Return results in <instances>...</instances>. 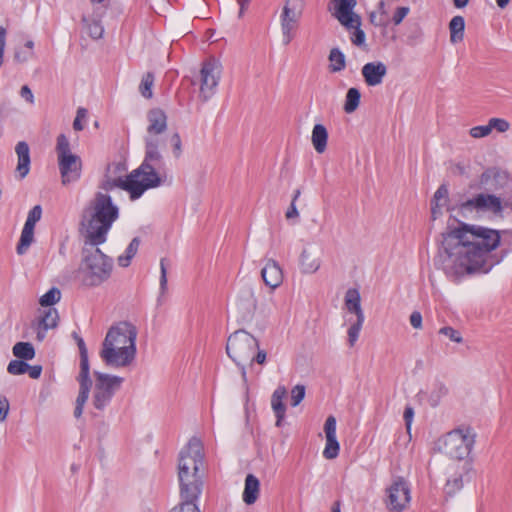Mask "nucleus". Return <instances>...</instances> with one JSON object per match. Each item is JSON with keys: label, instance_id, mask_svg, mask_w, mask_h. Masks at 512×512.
<instances>
[{"label": "nucleus", "instance_id": "f257e3e1", "mask_svg": "<svg viewBox=\"0 0 512 512\" xmlns=\"http://www.w3.org/2000/svg\"><path fill=\"white\" fill-rule=\"evenodd\" d=\"M439 262L448 277L458 280L465 275L488 273L499 260L491 252L509 237L512 231H500L460 222L458 227L441 234Z\"/></svg>", "mask_w": 512, "mask_h": 512}, {"label": "nucleus", "instance_id": "f03ea898", "mask_svg": "<svg viewBox=\"0 0 512 512\" xmlns=\"http://www.w3.org/2000/svg\"><path fill=\"white\" fill-rule=\"evenodd\" d=\"M119 218V208L110 195L95 193L92 200L83 209L81 226L85 228L86 243L99 246L106 242L108 232Z\"/></svg>", "mask_w": 512, "mask_h": 512}, {"label": "nucleus", "instance_id": "7ed1b4c3", "mask_svg": "<svg viewBox=\"0 0 512 512\" xmlns=\"http://www.w3.org/2000/svg\"><path fill=\"white\" fill-rule=\"evenodd\" d=\"M137 329L130 322H119L108 330L100 350V358L106 366L122 368L136 357Z\"/></svg>", "mask_w": 512, "mask_h": 512}, {"label": "nucleus", "instance_id": "20e7f679", "mask_svg": "<svg viewBox=\"0 0 512 512\" xmlns=\"http://www.w3.org/2000/svg\"><path fill=\"white\" fill-rule=\"evenodd\" d=\"M202 443L192 437L180 451L178 459V480L180 498H199L202 493L203 481L199 469L203 464Z\"/></svg>", "mask_w": 512, "mask_h": 512}, {"label": "nucleus", "instance_id": "39448f33", "mask_svg": "<svg viewBox=\"0 0 512 512\" xmlns=\"http://www.w3.org/2000/svg\"><path fill=\"white\" fill-rule=\"evenodd\" d=\"M84 256L79 267V278L84 286L95 287L109 279L113 261L98 246L84 249Z\"/></svg>", "mask_w": 512, "mask_h": 512}, {"label": "nucleus", "instance_id": "423d86ee", "mask_svg": "<svg viewBox=\"0 0 512 512\" xmlns=\"http://www.w3.org/2000/svg\"><path fill=\"white\" fill-rule=\"evenodd\" d=\"M258 340L244 329H238L227 339L226 353L240 368L244 383H247V372L244 363L251 360L253 353L258 349Z\"/></svg>", "mask_w": 512, "mask_h": 512}, {"label": "nucleus", "instance_id": "0eeeda50", "mask_svg": "<svg viewBox=\"0 0 512 512\" xmlns=\"http://www.w3.org/2000/svg\"><path fill=\"white\" fill-rule=\"evenodd\" d=\"M156 135L148 134L145 137V156L141 165L136 168V174H142L153 188L161 185L160 170L164 166V159L159 151L160 139Z\"/></svg>", "mask_w": 512, "mask_h": 512}, {"label": "nucleus", "instance_id": "6e6552de", "mask_svg": "<svg viewBox=\"0 0 512 512\" xmlns=\"http://www.w3.org/2000/svg\"><path fill=\"white\" fill-rule=\"evenodd\" d=\"M475 439L476 433L471 427L454 429L443 438V452L452 459L465 460L471 453Z\"/></svg>", "mask_w": 512, "mask_h": 512}, {"label": "nucleus", "instance_id": "1a4fd4ad", "mask_svg": "<svg viewBox=\"0 0 512 512\" xmlns=\"http://www.w3.org/2000/svg\"><path fill=\"white\" fill-rule=\"evenodd\" d=\"M72 337L75 339L79 354H80V373L78 381L80 385L79 394L76 399V406L74 409L75 418L81 417L83 408L88 400L92 381L90 379V365L88 359V350L86 344L81 336L77 332L72 333Z\"/></svg>", "mask_w": 512, "mask_h": 512}, {"label": "nucleus", "instance_id": "9d476101", "mask_svg": "<svg viewBox=\"0 0 512 512\" xmlns=\"http://www.w3.org/2000/svg\"><path fill=\"white\" fill-rule=\"evenodd\" d=\"M95 386L93 405L98 410H104L111 402L115 392L120 388L123 378L94 371Z\"/></svg>", "mask_w": 512, "mask_h": 512}, {"label": "nucleus", "instance_id": "9b49d317", "mask_svg": "<svg viewBox=\"0 0 512 512\" xmlns=\"http://www.w3.org/2000/svg\"><path fill=\"white\" fill-rule=\"evenodd\" d=\"M305 8V0H285L281 15L280 25L283 44L288 45L295 37V31Z\"/></svg>", "mask_w": 512, "mask_h": 512}, {"label": "nucleus", "instance_id": "f8f14e48", "mask_svg": "<svg viewBox=\"0 0 512 512\" xmlns=\"http://www.w3.org/2000/svg\"><path fill=\"white\" fill-rule=\"evenodd\" d=\"M458 215L467 218L472 212H491L500 215L503 211V204L499 197L479 193L474 197L462 202L457 207Z\"/></svg>", "mask_w": 512, "mask_h": 512}, {"label": "nucleus", "instance_id": "ddd939ff", "mask_svg": "<svg viewBox=\"0 0 512 512\" xmlns=\"http://www.w3.org/2000/svg\"><path fill=\"white\" fill-rule=\"evenodd\" d=\"M137 172V169L133 170L127 175L125 180L121 178L105 180L101 184V189L108 192L119 187L129 192L131 200H136L140 198L146 190L153 188L152 185H149L150 183L142 177V174H136Z\"/></svg>", "mask_w": 512, "mask_h": 512}, {"label": "nucleus", "instance_id": "4468645a", "mask_svg": "<svg viewBox=\"0 0 512 512\" xmlns=\"http://www.w3.org/2000/svg\"><path fill=\"white\" fill-rule=\"evenodd\" d=\"M386 508L390 512L404 511L411 501L409 483L403 477L394 478L392 484L386 489Z\"/></svg>", "mask_w": 512, "mask_h": 512}, {"label": "nucleus", "instance_id": "2eb2a0df", "mask_svg": "<svg viewBox=\"0 0 512 512\" xmlns=\"http://www.w3.org/2000/svg\"><path fill=\"white\" fill-rule=\"evenodd\" d=\"M221 78V65L214 58L203 62L200 69V92L202 101L209 100L216 92Z\"/></svg>", "mask_w": 512, "mask_h": 512}, {"label": "nucleus", "instance_id": "dca6fc26", "mask_svg": "<svg viewBox=\"0 0 512 512\" xmlns=\"http://www.w3.org/2000/svg\"><path fill=\"white\" fill-rule=\"evenodd\" d=\"M42 217V207L35 205L28 213L26 222L21 232L20 240L17 244L16 251L19 255L27 252L34 240V228L36 223Z\"/></svg>", "mask_w": 512, "mask_h": 512}, {"label": "nucleus", "instance_id": "f3484780", "mask_svg": "<svg viewBox=\"0 0 512 512\" xmlns=\"http://www.w3.org/2000/svg\"><path fill=\"white\" fill-rule=\"evenodd\" d=\"M58 166L63 185H68L80 179L82 161L79 156L75 154L60 155V157H58Z\"/></svg>", "mask_w": 512, "mask_h": 512}, {"label": "nucleus", "instance_id": "a211bd4d", "mask_svg": "<svg viewBox=\"0 0 512 512\" xmlns=\"http://www.w3.org/2000/svg\"><path fill=\"white\" fill-rule=\"evenodd\" d=\"M330 4L333 6L332 15L347 30H351L353 23L361 19L358 14L354 13L356 0H331Z\"/></svg>", "mask_w": 512, "mask_h": 512}, {"label": "nucleus", "instance_id": "6ab92c4d", "mask_svg": "<svg viewBox=\"0 0 512 512\" xmlns=\"http://www.w3.org/2000/svg\"><path fill=\"white\" fill-rule=\"evenodd\" d=\"M241 322L251 321L257 308V300L252 288H244L236 303Z\"/></svg>", "mask_w": 512, "mask_h": 512}, {"label": "nucleus", "instance_id": "aec40b11", "mask_svg": "<svg viewBox=\"0 0 512 512\" xmlns=\"http://www.w3.org/2000/svg\"><path fill=\"white\" fill-rule=\"evenodd\" d=\"M107 9V6L96 5L93 9L91 19H88L86 16L82 17L84 27L86 28L89 36L94 40H98L103 37L104 27L101 23V19L105 15Z\"/></svg>", "mask_w": 512, "mask_h": 512}, {"label": "nucleus", "instance_id": "412c9836", "mask_svg": "<svg viewBox=\"0 0 512 512\" xmlns=\"http://www.w3.org/2000/svg\"><path fill=\"white\" fill-rule=\"evenodd\" d=\"M362 75L368 86L380 85L387 74V67L383 62H369L362 67Z\"/></svg>", "mask_w": 512, "mask_h": 512}, {"label": "nucleus", "instance_id": "4be33fe9", "mask_svg": "<svg viewBox=\"0 0 512 512\" xmlns=\"http://www.w3.org/2000/svg\"><path fill=\"white\" fill-rule=\"evenodd\" d=\"M262 279L268 287L276 289L283 282V272L279 263L273 259L267 260L261 270Z\"/></svg>", "mask_w": 512, "mask_h": 512}, {"label": "nucleus", "instance_id": "5701e85b", "mask_svg": "<svg viewBox=\"0 0 512 512\" xmlns=\"http://www.w3.org/2000/svg\"><path fill=\"white\" fill-rule=\"evenodd\" d=\"M149 125L147 133L150 135H159L167 129V116L160 108L151 109L147 114Z\"/></svg>", "mask_w": 512, "mask_h": 512}, {"label": "nucleus", "instance_id": "b1692460", "mask_svg": "<svg viewBox=\"0 0 512 512\" xmlns=\"http://www.w3.org/2000/svg\"><path fill=\"white\" fill-rule=\"evenodd\" d=\"M300 266L303 273L313 274L321 266L320 253L316 249L305 248L300 256Z\"/></svg>", "mask_w": 512, "mask_h": 512}, {"label": "nucleus", "instance_id": "393cba45", "mask_svg": "<svg viewBox=\"0 0 512 512\" xmlns=\"http://www.w3.org/2000/svg\"><path fill=\"white\" fill-rule=\"evenodd\" d=\"M287 395V390L284 386H278L271 397V407L276 416V426L281 427L282 421L285 417L286 406L283 402Z\"/></svg>", "mask_w": 512, "mask_h": 512}, {"label": "nucleus", "instance_id": "a878e982", "mask_svg": "<svg viewBox=\"0 0 512 512\" xmlns=\"http://www.w3.org/2000/svg\"><path fill=\"white\" fill-rule=\"evenodd\" d=\"M472 468L469 461H464L461 467V471H456L454 475L450 476L445 484V493L449 496H453L456 492L463 488V476L468 473Z\"/></svg>", "mask_w": 512, "mask_h": 512}, {"label": "nucleus", "instance_id": "bb28decb", "mask_svg": "<svg viewBox=\"0 0 512 512\" xmlns=\"http://www.w3.org/2000/svg\"><path fill=\"white\" fill-rule=\"evenodd\" d=\"M345 306L350 313L356 315L355 321H364L365 316L361 307V296L357 289L350 288L345 294Z\"/></svg>", "mask_w": 512, "mask_h": 512}, {"label": "nucleus", "instance_id": "cd10ccee", "mask_svg": "<svg viewBox=\"0 0 512 512\" xmlns=\"http://www.w3.org/2000/svg\"><path fill=\"white\" fill-rule=\"evenodd\" d=\"M15 152L18 156L16 171L22 179L29 173L30 169V153L28 144L25 141L18 142L15 147Z\"/></svg>", "mask_w": 512, "mask_h": 512}, {"label": "nucleus", "instance_id": "c85d7f7f", "mask_svg": "<svg viewBox=\"0 0 512 512\" xmlns=\"http://www.w3.org/2000/svg\"><path fill=\"white\" fill-rule=\"evenodd\" d=\"M260 482L253 474H248L245 478V486L243 491V501L247 505L254 504L259 496Z\"/></svg>", "mask_w": 512, "mask_h": 512}, {"label": "nucleus", "instance_id": "c756f323", "mask_svg": "<svg viewBox=\"0 0 512 512\" xmlns=\"http://www.w3.org/2000/svg\"><path fill=\"white\" fill-rule=\"evenodd\" d=\"M328 132L324 125L316 124L312 130V143L318 153H323L327 147Z\"/></svg>", "mask_w": 512, "mask_h": 512}, {"label": "nucleus", "instance_id": "7c9ffc66", "mask_svg": "<svg viewBox=\"0 0 512 512\" xmlns=\"http://www.w3.org/2000/svg\"><path fill=\"white\" fill-rule=\"evenodd\" d=\"M465 20L464 17L454 16L449 23L450 42L452 44L459 43L464 38Z\"/></svg>", "mask_w": 512, "mask_h": 512}, {"label": "nucleus", "instance_id": "2f4dec72", "mask_svg": "<svg viewBox=\"0 0 512 512\" xmlns=\"http://www.w3.org/2000/svg\"><path fill=\"white\" fill-rule=\"evenodd\" d=\"M141 240L139 237H134L129 243L128 247L125 250L123 255H120L117 258L118 265L121 267H128L131 263V260L137 254Z\"/></svg>", "mask_w": 512, "mask_h": 512}, {"label": "nucleus", "instance_id": "473e14b6", "mask_svg": "<svg viewBox=\"0 0 512 512\" xmlns=\"http://www.w3.org/2000/svg\"><path fill=\"white\" fill-rule=\"evenodd\" d=\"M12 352L19 360L28 361L35 357V349L30 342H17L13 346Z\"/></svg>", "mask_w": 512, "mask_h": 512}, {"label": "nucleus", "instance_id": "72a5a7b5", "mask_svg": "<svg viewBox=\"0 0 512 512\" xmlns=\"http://www.w3.org/2000/svg\"><path fill=\"white\" fill-rule=\"evenodd\" d=\"M58 320V311L53 307H49L39 317L38 323L39 325H42V327H44V330H48L51 328H55L58 324Z\"/></svg>", "mask_w": 512, "mask_h": 512}, {"label": "nucleus", "instance_id": "f704fd0d", "mask_svg": "<svg viewBox=\"0 0 512 512\" xmlns=\"http://www.w3.org/2000/svg\"><path fill=\"white\" fill-rule=\"evenodd\" d=\"M329 61V69L331 72L342 71L346 66L345 55L338 48L331 49Z\"/></svg>", "mask_w": 512, "mask_h": 512}, {"label": "nucleus", "instance_id": "c9c22d12", "mask_svg": "<svg viewBox=\"0 0 512 512\" xmlns=\"http://www.w3.org/2000/svg\"><path fill=\"white\" fill-rule=\"evenodd\" d=\"M361 94L357 88H350L346 93V99L344 104V111L346 113L354 112L360 103Z\"/></svg>", "mask_w": 512, "mask_h": 512}, {"label": "nucleus", "instance_id": "e433bc0d", "mask_svg": "<svg viewBox=\"0 0 512 512\" xmlns=\"http://www.w3.org/2000/svg\"><path fill=\"white\" fill-rule=\"evenodd\" d=\"M155 76L152 72H146L141 79L140 85H139V92L140 94L146 98L151 99L153 97V91L152 87L154 85Z\"/></svg>", "mask_w": 512, "mask_h": 512}, {"label": "nucleus", "instance_id": "4c0bfd02", "mask_svg": "<svg viewBox=\"0 0 512 512\" xmlns=\"http://www.w3.org/2000/svg\"><path fill=\"white\" fill-rule=\"evenodd\" d=\"M448 394V388L442 382H436L429 396V403L432 407L439 405L441 399Z\"/></svg>", "mask_w": 512, "mask_h": 512}, {"label": "nucleus", "instance_id": "58836bf2", "mask_svg": "<svg viewBox=\"0 0 512 512\" xmlns=\"http://www.w3.org/2000/svg\"><path fill=\"white\" fill-rule=\"evenodd\" d=\"M199 498H181L178 506L174 507L170 512H200L197 501Z\"/></svg>", "mask_w": 512, "mask_h": 512}, {"label": "nucleus", "instance_id": "ea45409f", "mask_svg": "<svg viewBox=\"0 0 512 512\" xmlns=\"http://www.w3.org/2000/svg\"><path fill=\"white\" fill-rule=\"evenodd\" d=\"M351 30H353L350 36L351 42L358 47L365 46L366 35L361 29V19L358 22L353 23Z\"/></svg>", "mask_w": 512, "mask_h": 512}, {"label": "nucleus", "instance_id": "a19ab883", "mask_svg": "<svg viewBox=\"0 0 512 512\" xmlns=\"http://www.w3.org/2000/svg\"><path fill=\"white\" fill-rule=\"evenodd\" d=\"M340 450L339 442L337 441V438H326V445L323 451L324 458L328 460L335 459Z\"/></svg>", "mask_w": 512, "mask_h": 512}, {"label": "nucleus", "instance_id": "79ce46f5", "mask_svg": "<svg viewBox=\"0 0 512 512\" xmlns=\"http://www.w3.org/2000/svg\"><path fill=\"white\" fill-rule=\"evenodd\" d=\"M61 293L58 288H51L48 290L41 298H40V304L44 307H51L55 303H57L60 300Z\"/></svg>", "mask_w": 512, "mask_h": 512}, {"label": "nucleus", "instance_id": "37998d69", "mask_svg": "<svg viewBox=\"0 0 512 512\" xmlns=\"http://www.w3.org/2000/svg\"><path fill=\"white\" fill-rule=\"evenodd\" d=\"M30 365L25 360H12L7 366V371L11 375H22L27 373Z\"/></svg>", "mask_w": 512, "mask_h": 512}, {"label": "nucleus", "instance_id": "c03bdc74", "mask_svg": "<svg viewBox=\"0 0 512 512\" xmlns=\"http://www.w3.org/2000/svg\"><path fill=\"white\" fill-rule=\"evenodd\" d=\"M364 321H355L348 328V343L350 347H353L358 340L360 331L362 329Z\"/></svg>", "mask_w": 512, "mask_h": 512}, {"label": "nucleus", "instance_id": "a18cd8bd", "mask_svg": "<svg viewBox=\"0 0 512 512\" xmlns=\"http://www.w3.org/2000/svg\"><path fill=\"white\" fill-rule=\"evenodd\" d=\"M449 200V191L446 184H442L438 187L434 196L431 200L433 203L446 205Z\"/></svg>", "mask_w": 512, "mask_h": 512}, {"label": "nucleus", "instance_id": "49530a36", "mask_svg": "<svg viewBox=\"0 0 512 512\" xmlns=\"http://www.w3.org/2000/svg\"><path fill=\"white\" fill-rule=\"evenodd\" d=\"M57 156L60 155H71L70 143L68 138L64 134H60L57 137V145H56Z\"/></svg>", "mask_w": 512, "mask_h": 512}, {"label": "nucleus", "instance_id": "de8ad7c7", "mask_svg": "<svg viewBox=\"0 0 512 512\" xmlns=\"http://www.w3.org/2000/svg\"><path fill=\"white\" fill-rule=\"evenodd\" d=\"M369 21L372 25H374L376 27H384V28H386L390 23V20L388 17L383 16L376 10L369 14Z\"/></svg>", "mask_w": 512, "mask_h": 512}, {"label": "nucleus", "instance_id": "09e8293b", "mask_svg": "<svg viewBox=\"0 0 512 512\" xmlns=\"http://www.w3.org/2000/svg\"><path fill=\"white\" fill-rule=\"evenodd\" d=\"M305 397V386L296 385L291 390V405L293 407L298 406Z\"/></svg>", "mask_w": 512, "mask_h": 512}, {"label": "nucleus", "instance_id": "8fccbe9b", "mask_svg": "<svg viewBox=\"0 0 512 512\" xmlns=\"http://www.w3.org/2000/svg\"><path fill=\"white\" fill-rule=\"evenodd\" d=\"M167 265L168 260L162 258L160 260V292L163 295L167 290Z\"/></svg>", "mask_w": 512, "mask_h": 512}, {"label": "nucleus", "instance_id": "3c124183", "mask_svg": "<svg viewBox=\"0 0 512 512\" xmlns=\"http://www.w3.org/2000/svg\"><path fill=\"white\" fill-rule=\"evenodd\" d=\"M488 124L490 126L491 131L495 129L501 133L506 132L510 127L509 122L502 118H491Z\"/></svg>", "mask_w": 512, "mask_h": 512}, {"label": "nucleus", "instance_id": "603ef678", "mask_svg": "<svg viewBox=\"0 0 512 512\" xmlns=\"http://www.w3.org/2000/svg\"><path fill=\"white\" fill-rule=\"evenodd\" d=\"M439 333L447 336L453 342L461 343L463 341L460 332L450 326L442 327Z\"/></svg>", "mask_w": 512, "mask_h": 512}, {"label": "nucleus", "instance_id": "864d4df0", "mask_svg": "<svg viewBox=\"0 0 512 512\" xmlns=\"http://www.w3.org/2000/svg\"><path fill=\"white\" fill-rule=\"evenodd\" d=\"M324 432L326 438L336 437V418L332 415L328 416L324 424Z\"/></svg>", "mask_w": 512, "mask_h": 512}, {"label": "nucleus", "instance_id": "5fc2aeb1", "mask_svg": "<svg viewBox=\"0 0 512 512\" xmlns=\"http://www.w3.org/2000/svg\"><path fill=\"white\" fill-rule=\"evenodd\" d=\"M410 12V8L408 6H401V7H398L392 18H391V22L395 25V26H398L402 23L403 19L409 14Z\"/></svg>", "mask_w": 512, "mask_h": 512}, {"label": "nucleus", "instance_id": "6e6d98bb", "mask_svg": "<svg viewBox=\"0 0 512 512\" xmlns=\"http://www.w3.org/2000/svg\"><path fill=\"white\" fill-rule=\"evenodd\" d=\"M469 133L473 138H482L488 136L491 133V129L489 124L475 126L470 129Z\"/></svg>", "mask_w": 512, "mask_h": 512}, {"label": "nucleus", "instance_id": "4d7b16f0", "mask_svg": "<svg viewBox=\"0 0 512 512\" xmlns=\"http://www.w3.org/2000/svg\"><path fill=\"white\" fill-rule=\"evenodd\" d=\"M171 145L173 147V155L175 158H179L182 154V141L178 133H174L170 138Z\"/></svg>", "mask_w": 512, "mask_h": 512}, {"label": "nucleus", "instance_id": "13d9d810", "mask_svg": "<svg viewBox=\"0 0 512 512\" xmlns=\"http://www.w3.org/2000/svg\"><path fill=\"white\" fill-rule=\"evenodd\" d=\"M267 353L265 350L257 349V353L252 355L251 360L248 361L250 365H253V363H257L259 365H263L266 362Z\"/></svg>", "mask_w": 512, "mask_h": 512}, {"label": "nucleus", "instance_id": "bf43d9fd", "mask_svg": "<svg viewBox=\"0 0 512 512\" xmlns=\"http://www.w3.org/2000/svg\"><path fill=\"white\" fill-rule=\"evenodd\" d=\"M397 0H380L377 4L376 11L382 14L383 16L388 17L389 9L392 3L396 2Z\"/></svg>", "mask_w": 512, "mask_h": 512}, {"label": "nucleus", "instance_id": "052dcab7", "mask_svg": "<svg viewBox=\"0 0 512 512\" xmlns=\"http://www.w3.org/2000/svg\"><path fill=\"white\" fill-rule=\"evenodd\" d=\"M86 116V109L84 108H78L77 110V115L74 119V122H73V128L74 130L76 131H81L83 130V125L81 123V119L84 118Z\"/></svg>", "mask_w": 512, "mask_h": 512}, {"label": "nucleus", "instance_id": "680f3d73", "mask_svg": "<svg viewBox=\"0 0 512 512\" xmlns=\"http://www.w3.org/2000/svg\"><path fill=\"white\" fill-rule=\"evenodd\" d=\"M410 324L415 329L422 328V315L419 311H413L410 315Z\"/></svg>", "mask_w": 512, "mask_h": 512}, {"label": "nucleus", "instance_id": "e2e57ef3", "mask_svg": "<svg viewBox=\"0 0 512 512\" xmlns=\"http://www.w3.org/2000/svg\"><path fill=\"white\" fill-rule=\"evenodd\" d=\"M414 417V409L411 406H406L403 414V418L405 421V425L407 429L409 430L413 421Z\"/></svg>", "mask_w": 512, "mask_h": 512}, {"label": "nucleus", "instance_id": "0e129e2a", "mask_svg": "<svg viewBox=\"0 0 512 512\" xmlns=\"http://www.w3.org/2000/svg\"><path fill=\"white\" fill-rule=\"evenodd\" d=\"M9 411V402L3 397H0V421H4L7 418V414Z\"/></svg>", "mask_w": 512, "mask_h": 512}, {"label": "nucleus", "instance_id": "69168bd1", "mask_svg": "<svg viewBox=\"0 0 512 512\" xmlns=\"http://www.w3.org/2000/svg\"><path fill=\"white\" fill-rule=\"evenodd\" d=\"M20 95L27 102H29L31 104L34 103L33 93H32L31 89L27 85H24V86L21 87Z\"/></svg>", "mask_w": 512, "mask_h": 512}, {"label": "nucleus", "instance_id": "338daca9", "mask_svg": "<svg viewBox=\"0 0 512 512\" xmlns=\"http://www.w3.org/2000/svg\"><path fill=\"white\" fill-rule=\"evenodd\" d=\"M27 373L29 374V376L32 379H38L42 373V366L41 365H34V366L30 365V368L27 370Z\"/></svg>", "mask_w": 512, "mask_h": 512}, {"label": "nucleus", "instance_id": "774afa93", "mask_svg": "<svg viewBox=\"0 0 512 512\" xmlns=\"http://www.w3.org/2000/svg\"><path fill=\"white\" fill-rule=\"evenodd\" d=\"M285 216L288 220L299 217V212L297 210L296 203L291 202Z\"/></svg>", "mask_w": 512, "mask_h": 512}]
</instances>
